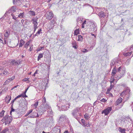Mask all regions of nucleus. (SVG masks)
Returning a JSON list of instances; mask_svg holds the SVG:
<instances>
[{
	"mask_svg": "<svg viewBox=\"0 0 133 133\" xmlns=\"http://www.w3.org/2000/svg\"><path fill=\"white\" fill-rule=\"evenodd\" d=\"M80 110V108H76L72 111V115L77 120L79 117V116H81V114L79 112Z\"/></svg>",
	"mask_w": 133,
	"mask_h": 133,
	"instance_id": "obj_1",
	"label": "nucleus"
},
{
	"mask_svg": "<svg viewBox=\"0 0 133 133\" xmlns=\"http://www.w3.org/2000/svg\"><path fill=\"white\" fill-rule=\"evenodd\" d=\"M12 113L13 116L14 118H17L18 116V114H19V112H18L17 111V110H15L13 108L11 109V110L10 112V113L11 115H12Z\"/></svg>",
	"mask_w": 133,
	"mask_h": 133,
	"instance_id": "obj_2",
	"label": "nucleus"
},
{
	"mask_svg": "<svg viewBox=\"0 0 133 133\" xmlns=\"http://www.w3.org/2000/svg\"><path fill=\"white\" fill-rule=\"evenodd\" d=\"M91 25H90V31L91 32H95L97 30V27L96 24L93 22L91 23Z\"/></svg>",
	"mask_w": 133,
	"mask_h": 133,
	"instance_id": "obj_3",
	"label": "nucleus"
},
{
	"mask_svg": "<svg viewBox=\"0 0 133 133\" xmlns=\"http://www.w3.org/2000/svg\"><path fill=\"white\" fill-rule=\"evenodd\" d=\"M44 107L43 108V110L45 111H46V110H48V113H51V112L52 111V110L51 109V107L49 106L48 104H44Z\"/></svg>",
	"mask_w": 133,
	"mask_h": 133,
	"instance_id": "obj_4",
	"label": "nucleus"
},
{
	"mask_svg": "<svg viewBox=\"0 0 133 133\" xmlns=\"http://www.w3.org/2000/svg\"><path fill=\"white\" fill-rule=\"evenodd\" d=\"M52 133H60L61 128L59 127L55 126L51 131Z\"/></svg>",
	"mask_w": 133,
	"mask_h": 133,
	"instance_id": "obj_5",
	"label": "nucleus"
},
{
	"mask_svg": "<svg viewBox=\"0 0 133 133\" xmlns=\"http://www.w3.org/2000/svg\"><path fill=\"white\" fill-rule=\"evenodd\" d=\"M54 14L52 11L48 12L47 13L46 16V18L48 20H50L54 17Z\"/></svg>",
	"mask_w": 133,
	"mask_h": 133,
	"instance_id": "obj_6",
	"label": "nucleus"
},
{
	"mask_svg": "<svg viewBox=\"0 0 133 133\" xmlns=\"http://www.w3.org/2000/svg\"><path fill=\"white\" fill-rule=\"evenodd\" d=\"M112 108L111 107H108L106 109L103 111L102 113H104L105 114V115H107L111 111Z\"/></svg>",
	"mask_w": 133,
	"mask_h": 133,
	"instance_id": "obj_7",
	"label": "nucleus"
},
{
	"mask_svg": "<svg viewBox=\"0 0 133 133\" xmlns=\"http://www.w3.org/2000/svg\"><path fill=\"white\" fill-rule=\"evenodd\" d=\"M98 15L100 18V20H102V18H104L106 16L105 13L103 11H101L99 13Z\"/></svg>",
	"mask_w": 133,
	"mask_h": 133,
	"instance_id": "obj_8",
	"label": "nucleus"
},
{
	"mask_svg": "<svg viewBox=\"0 0 133 133\" xmlns=\"http://www.w3.org/2000/svg\"><path fill=\"white\" fill-rule=\"evenodd\" d=\"M22 0H13V2L14 4L20 6L21 4Z\"/></svg>",
	"mask_w": 133,
	"mask_h": 133,
	"instance_id": "obj_9",
	"label": "nucleus"
},
{
	"mask_svg": "<svg viewBox=\"0 0 133 133\" xmlns=\"http://www.w3.org/2000/svg\"><path fill=\"white\" fill-rule=\"evenodd\" d=\"M15 78V76H12L11 78L8 79L6 81L4 84V85H5L9 83L11 81L13 80Z\"/></svg>",
	"mask_w": 133,
	"mask_h": 133,
	"instance_id": "obj_10",
	"label": "nucleus"
},
{
	"mask_svg": "<svg viewBox=\"0 0 133 133\" xmlns=\"http://www.w3.org/2000/svg\"><path fill=\"white\" fill-rule=\"evenodd\" d=\"M11 63H12V65H19L20 64L19 60H17L16 61L15 59L12 60L11 62Z\"/></svg>",
	"mask_w": 133,
	"mask_h": 133,
	"instance_id": "obj_11",
	"label": "nucleus"
},
{
	"mask_svg": "<svg viewBox=\"0 0 133 133\" xmlns=\"http://www.w3.org/2000/svg\"><path fill=\"white\" fill-rule=\"evenodd\" d=\"M37 18H32V19L31 21L32 22V23L34 24V26H37V25L38 23L37 22Z\"/></svg>",
	"mask_w": 133,
	"mask_h": 133,
	"instance_id": "obj_12",
	"label": "nucleus"
},
{
	"mask_svg": "<svg viewBox=\"0 0 133 133\" xmlns=\"http://www.w3.org/2000/svg\"><path fill=\"white\" fill-rule=\"evenodd\" d=\"M12 118L11 116H8L7 120L5 121V125H6L7 124H9L12 121Z\"/></svg>",
	"mask_w": 133,
	"mask_h": 133,
	"instance_id": "obj_13",
	"label": "nucleus"
},
{
	"mask_svg": "<svg viewBox=\"0 0 133 133\" xmlns=\"http://www.w3.org/2000/svg\"><path fill=\"white\" fill-rule=\"evenodd\" d=\"M124 91H125V95H126V96L128 95V96H129V95H130V90L129 88L128 87H127L125 89Z\"/></svg>",
	"mask_w": 133,
	"mask_h": 133,
	"instance_id": "obj_14",
	"label": "nucleus"
},
{
	"mask_svg": "<svg viewBox=\"0 0 133 133\" xmlns=\"http://www.w3.org/2000/svg\"><path fill=\"white\" fill-rule=\"evenodd\" d=\"M4 36L6 37V38H8L9 37V35L10 34V30H6L4 31Z\"/></svg>",
	"mask_w": 133,
	"mask_h": 133,
	"instance_id": "obj_15",
	"label": "nucleus"
},
{
	"mask_svg": "<svg viewBox=\"0 0 133 133\" xmlns=\"http://www.w3.org/2000/svg\"><path fill=\"white\" fill-rule=\"evenodd\" d=\"M122 100V98L120 97L115 102V105L117 106L120 103Z\"/></svg>",
	"mask_w": 133,
	"mask_h": 133,
	"instance_id": "obj_16",
	"label": "nucleus"
},
{
	"mask_svg": "<svg viewBox=\"0 0 133 133\" xmlns=\"http://www.w3.org/2000/svg\"><path fill=\"white\" fill-rule=\"evenodd\" d=\"M123 73L120 74L119 72H117V77H116L117 78V80H118L120 79L121 77L123 76Z\"/></svg>",
	"mask_w": 133,
	"mask_h": 133,
	"instance_id": "obj_17",
	"label": "nucleus"
},
{
	"mask_svg": "<svg viewBox=\"0 0 133 133\" xmlns=\"http://www.w3.org/2000/svg\"><path fill=\"white\" fill-rule=\"evenodd\" d=\"M56 18L54 17L53 19L51 21L50 24L51 25H54L56 23Z\"/></svg>",
	"mask_w": 133,
	"mask_h": 133,
	"instance_id": "obj_18",
	"label": "nucleus"
},
{
	"mask_svg": "<svg viewBox=\"0 0 133 133\" xmlns=\"http://www.w3.org/2000/svg\"><path fill=\"white\" fill-rule=\"evenodd\" d=\"M67 118L66 116L64 115H62L59 118V120L61 121H62L66 119Z\"/></svg>",
	"mask_w": 133,
	"mask_h": 133,
	"instance_id": "obj_19",
	"label": "nucleus"
},
{
	"mask_svg": "<svg viewBox=\"0 0 133 133\" xmlns=\"http://www.w3.org/2000/svg\"><path fill=\"white\" fill-rule=\"evenodd\" d=\"M116 60V59H114L113 60H112L110 64V66L111 67V68L112 67L115 65V61Z\"/></svg>",
	"mask_w": 133,
	"mask_h": 133,
	"instance_id": "obj_20",
	"label": "nucleus"
},
{
	"mask_svg": "<svg viewBox=\"0 0 133 133\" xmlns=\"http://www.w3.org/2000/svg\"><path fill=\"white\" fill-rule=\"evenodd\" d=\"M11 96H8L6 97V99H5V102L7 103H9L10 100L11 99Z\"/></svg>",
	"mask_w": 133,
	"mask_h": 133,
	"instance_id": "obj_21",
	"label": "nucleus"
},
{
	"mask_svg": "<svg viewBox=\"0 0 133 133\" xmlns=\"http://www.w3.org/2000/svg\"><path fill=\"white\" fill-rule=\"evenodd\" d=\"M117 70L116 66L114 67V68L112 70L111 75H115L116 74H117Z\"/></svg>",
	"mask_w": 133,
	"mask_h": 133,
	"instance_id": "obj_22",
	"label": "nucleus"
},
{
	"mask_svg": "<svg viewBox=\"0 0 133 133\" xmlns=\"http://www.w3.org/2000/svg\"><path fill=\"white\" fill-rule=\"evenodd\" d=\"M25 41L22 39H21L20 41V43L19 44V47H22L25 44Z\"/></svg>",
	"mask_w": 133,
	"mask_h": 133,
	"instance_id": "obj_23",
	"label": "nucleus"
},
{
	"mask_svg": "<svg viewBox=\"0 0 133 133\" xmlns=\"http://www.w3.org/2000/svg\"><path fill=\"white\" fill-rule=\"evenodd\" d=\"M119 131L121 133H126L125 132V129L124 128H122L121 127L119 128Z\"/></svg>",
	"mask_w": 133,
	"mask_h": 133,
	"instance_id": "obj_24",
	"label": "nucleus"
},
{
	"mask_svg": "<svg viewBox=\"0 0 133 133\" xmlns=\"http://www.w3.org/2000/svg\"><path fill=\"white\" fill-rule=\"evenodd\" d=\"M72 47L75 49H76L78 48V46L77 45L75 41H74L72 42Z\"/></svg>",
	"mask_w": 133,
	"mask_h": 133,
	"instance_id": "obj_25",
	"label": "nucleus"
},
{
	"mask_svg": "<svg viewBox=\"0 0 133 133\" xmlns=\"http://www.w3.org/2000/svg\"><path fill=\"white\" fill-rule=\"evenodd\" d=\"M31 42V40H29L25 44L24 47L25 48H27L28 46L29 45V44Z\"/></svg>",
	"mask_w": 133,
	"mask_h": 133,
	"instance_id": "obj_26",
	"label": "nucleus"
},
{
	"mask_svg": "<svg viewBox=\"0 0 133 133\" xmlns=\"http://www.w3.org/2000/svg\"><path fill=\"white\" fill-rule=\"evenodd\" d=\"M78 39L77 41H82L83 40V37L81 35H78Z\"/></svg>",
	"mask_w": 133,
	"mask_h": 133,
	"instance_id": "obj_27",
	"label": "nucleus"
},
{
	"mask_svg": "<svg viewBox=\"0 0 133 133\" xmlns=\"http://www.w3.org/2000/svg\"><path fill=\"white\" fill-rule=\"evenodd\" d=\"M16 10V6H12L11 8V11L14 12H15Z\"/></svg>",
	"mask_w": 133,
	"mask_h": 133,
	"instance_id": "obj_28",
	"label": "nucleus"
},
{
	"mask_svg": "<svg viewBox=\"0 0 133 133\" xmlns=\"http://www.w3.org/2000/svg\"><path fill=\"white\" fill-rule=\"evenodd\" d=\"M133 52V51H131L130 52H128L127 53H124L123 54V55L126 56H130L131 54Z\"/></svg>",
	"mask_w": 133,
	"mask_h": 133,
	"instance_id": "obj_29",
	"label": "nucleus"
},
{
	"mask_svg": "<svg viewBox=\"0 0 133 133\" xmlns=\"http://www.w3.org/2000/svg\"><path fill=\"white\" fill-rule=\"evenodd\" d=\"M79 29H76L74 31V35H77L78 34H79Z\"/></svg>",
	"mask_w": 133,
	"mask_h": 133,
	"instance_id": "obj_30",
	"label": "nucleus"
},
{
	"mask_svg": "<svg viewBox=\"0 0 133 133\" xmlns=\"http://www.w3.org/2000/svg\"><path fill=\"white\" fill-rule=\"evenodd\" d=\"M1 73H2V75H6L8 74H9L8 72V71L6 69H5V70L4 71L3 69L2 72H1Z\"/></svg>",
	"mask_w": 133,
	"mask_h": 133,
	"instance_id": "obj_31",
	"label": "nucleus"
},
{
	"mask_svg": "<svg viewBox=\"0 0 133 133\" xmlns=\"http://www.w3.org/2000/svg\"><path fill=\"white\" fill-rule=\"evenodd\" d=\"M21 95H18L17 96V97H16V98L13 100L11 102V103H12V105L11 106H12V105L13 104V103H14V102L17 98L21 97Z\"/></svg>",
	"mask_w": 133,
	"mask_h": 133,
	"instance_id": "obj_32",
	"label": "nucleus"
},
{
	"mask_svg": "<svg viewBox=\"0 0 133 133\" xmlns=\"http://www.w3.org/2000/svg\"><path fill=\"white\" fill-rule=\"evenodd\" d=\"M114 85H112V84H111L110 87L108 89H107V91L109 92L110 90L112 89V88L114 87Z\"/></svg>",
	"mask_w": 133,
	"mask_h": 133,
	"instance_id": "obj_33",
	"label": "nucleus"
},
{
	"mask_svg": "<svg viewBox=\"0 0 133 133\" xmlns=\"http://www.w3.org/2000/svg\"><path fill=\"white\" fill-rule=\"evenodd\" d=\"M43 54H40L39 55L38 57V61H39V60L41 58L43 57Z\"/></svg>",
	"mask_w": 133,
	"mask_h": 133,
	"instance_id": "obj_34",
	"label": "nucleus"
},
{
	"mask_svg": "<svg viewBox=\"0 0 133 133\" xmlns=\"http://www.w3.org/2000/svg\"><path fill=\"white\" fill-rule=\"evenodd\" d=\"M125 119H126L127 121L130 122L132 121V119H131L128 116L127 117L125 118Z\"/></svg>",
	"mask_w": 133,
	"mask_h": 133,
	"instance_id": "obj_35",
	"label": "nucleus"
},
{
	"mask_svg": "<svg viewBox=\"0 0 133 133\" xmlns=\"http://www.w3.org/2000/svg\"><path fill=\"white\" fill-rule=\"evenodd\" d=\"M32 114L35 116V118L37 117H38V114L36 112H33L32 113Z\"/></svg>",
	"mask_w": 133,
	"mask_h": 133,
	"instance_id": "obj_36",
	"label": "nucleus"
},
{
	"mask_svg": "<svg viewBox=\"0 0 133 133\" xmlns=\"http://www.w3.org/2000/svg\"><path fill=\"white\" fill-rule=\"evenodd\" d=\"M5 112V111L3 110L1 112H0V117H2L3 116Z\"/></svg>",
	"mask_w": 133,
	"mask_h": 133,
	"instance_id": "obj_37",
	"label": "nucleus"
},
{
	"mask_svg": "<svg viewBox=\"0 0 133 133\" xmlns=\"http://www.w3.org/2000/svg\"><path fill=\"white\" fill-rule=\"evenodd\" d=\"M29 12H30V14L32 16H33L35 15V13L34 11H29Z\"/></svg>",
	"mask_w": 133,
	"mask_h": 133,
	"instance_id": "obj_38",
	"label": "nucleus"
},
{
	"mask_svg": "<svg viewBox=\"0 0 133 133\" xmlns=\"http://www.w3.org/2000/svg\"><path fill=\"white\" fill-rule=\"evenodd\" d=\"M42 102H43V105H44V104H45L46 103V98L45 97H43V99Z\"/></svg>",
	"mask_w": 133,
	"mask_h": 133,
	"instance_id": "obj_39",
	"label": "nucleus"
},
{
	"mask_svg": "<svg viewBox=\"0 0 133 133\" xmlns=\"http://www.w3.org/2000/svg\"><path fill=\"white\" fill-rule=\"evenodd\" d=\"M84 118L87 119H88L90 117L88 114H86L84 115Z\"/></svg>",
	"mask_w": 133,
	"mask_h": 133,
	"instance_id": "obj_40",
	"label": "nucleus"
},
{
	"mask_svg": "<svg viewBox=\"0 0 133 133\" xmlns=\"http://www.w3.org/2000/svg\"><path fill=\"white\" fill-rule=\"evenodd\" d=\"M24 13L23 12L22 13H21L20 14H19V15H18V16L17 17H21L22 18L23 17L24 15Z\"/></svg>",
	"mask_w": 133,
	"mask_h": 133,
	"instance_id": "obj_41",
	"label": "nucleus"
},
{
	"mask_svg": "<svg viewBox=\"0 0 133 133\" xmlns=\"http://www.w3.org/2000/svg\"><path fill=\"white\" fill-rule=\"evenodd\" d=\"M42 31L41 29H40L39 30H38V31L35 34V36H38V35H39L40 34V32H41Z\"/></svg>",
	"mask_w": 133,
	"mask_h": 133,
	"instance_id": "obj_42",
	"label": "nucleus"
},
{
	"mask_svg": "<svg viewBox=\"0 0 133 133\" xmlns=\"http://www.w3.org/2000/svg\"><path fill=\"white\" fill-rule=\"evenodd\" d=\"M32 110H31L29 111L25 115V116H27L29 114H30L32 112Z\"/></svg>",
	"mask_w": 133,
	"mask_h": 133,
	"instance_id": "obj_43",
	"label": "nucleus"
},
{
	"mask_svg": "<svg viewBox=\"0 0 133 133\" xmlns=\"http://www.w3.org/2000/svg\"><path fill=\"white\" fill-rule=\"evenodd\" d=\"M86 21H85L82 24V28H84L85 27V24H86Z\"/></svg>",
	"mask_w": 133,
	"mask_h": 133,
	"instance_id": "obj_44",
	"label": "nucleus"
},
{
	"mask_svg": "<svg viewBox=\"0 0 133 133\" xmlns=\"http://www.w3.org/2000/svg\"><path fill=\"white\" fill-rule=\"evenodd\" d=\"M8 131V129L7 128L3 130L2 132L3 133H6V132Z\"/></svg>",
	"mask_w": 133,
	"mask_h": 133,
	"instance_id": "obj_45",
	"label": "nucleus"
},
{
	"mask_svg": "<svg viewBox=\"0 0 133 133\" xmlns=\"http://www.w3.org/2000/svg\"><path fill=\"white\" fill-rule=\"evenodd\" d=\"M38 102L37 101L36 102L35 104H34L33 105L35 107V108H36L37 107V106L38 105Z\"/></svg>",
	"mask_w": 133,
	"mask_h": 133,
	"instance_id": "obj_46",
	"label": "nucleus"
},
{
	"mask_svg": "<svg viewBox=\"0 0 133 133\" xmlns=\"http://www.w3.org/2000/svg\"><path fill=\"white\" fill-rule=\"evenodd\" d=\"M122 69H121V66L119 67V68L117 69V72H119L120 71L122 70Z\"/></svg>",
	"mask_w": 133,
	"mask_h": 133,
	"instance_id": "obj_47",
	"label": "nucleus"
},
{
	"mask_svg": "<svg viewBox=\"0 0 133 133\" xmlns=\"http://www.w3.org/2000/svg\"><path fill=\"white\" fill-rule=\"evenodd\" d=\"M82 123L83 125H85V124H86L85 123V120L84 119H82Z\"/></svg>",
	"mask_w": 133,
	"mask_h": 133,
	"instance_id": "obj_48",
	"label": "nucleus"
},
{
	"mask_svg": "<svg viewBox=\"0 0 133 133\" xmlns=\"http://www.w3.org/2000/svg\"><path fill=\"white\" fill-rule=\"evenodd\" d=\"M8 89V88L7 87H6L4 89L2 90V91H1L0 92L1 93H2V92H4V91H7Z\"/></svg>",
	"mask_w": 133,
	"mask_h": 133,
	"instance_id": "obj_49",
	"label": "nucleus"
},
{
	"mask_svg": "<svg viewBox=\"0 0 133 133\" xmlns=\"http://www.w3.org/2000/svg\"><path fill=\"white\" fill-rule=\"evenodd\" d=\"M11 15L12 17V18L13 19H14L15 20H16V17L13 14H11Z\"/></svg>",
	"mask_w": 133,
	"mask_h": 133,
	"instance_id": "obj_50",
	"label": "nucleus"
},
{
	"mask_svg": "<svg viewBox=\"0 0 133 133\" xmlns=\"http://www.w3.org/2000/svg\"><path fill=\"white\" fill-rule=\"evenodd\" d=\"M82 51L83 52L85 53V52H88V50H87L86 49H84L83 50H82Z\"/></svg>",
	"mask_w": 133,
	"mask_h": 133,
	"instance_id": "obj_51",
	"label": "nucleus"
},
{
	"mask_svg": "<svg viewBox=\"0 0 133 133\" xmlns=\"http://www.w3.org/2000/svg\"><path fill=\"white\" fill-rule=\"evenodd\" d=\"M124 95H125L124 96H125L126 95H125V91H124V90L121 93V96L122 97H123V96H124Z\"/></svg>",
	"mask_w": 133,
	"mask_h": 133,
	"instance_id": "obj_52",
	"label": "nucleus"
},
{
	"mask_svg": "<svg viewBox=\"0 0 133 133\" xmlns=\"http://www.w3.org/2000/svg\"><path fill=\"white\" fill-rule=\"evenodd\" d=\"M3 70V68H0V76L1 75H2V73H1V72H2Z\"/></svg>",
	"mask_w": 133,
	"mask_h": 133,
	"instance_id": "obj_53",
	"label": "nucleus"
},
{
	"mask_svg": "<svg viewBox=\"0 0 133 133\" xmlns=\"http://www.w3.org/2000/svg\"><path fill=\"white\" fill-rule=\"evenodd\" d=\"M119 72L120 74L123 73V75L125 73V71L124 70H122L120 71Z\"/></svg>",
	"mask_w": 133,
	"mask_h": 133,
	"instance_id": "obj_54",
	"label": "nucleus"
},
{
	"mask_svg": "<svg viewBox=\"0 0 133 133\" xmlns=\"http://www.w3.org/2000/svg\"><path fill=\"white\" fill-rule=\"evenodd\" d=\"M44 47H41L40 48H38V51H39L41 50L42 49H44Z\"/></svg>",
	"mask_w": 133,
	"mask_h": 133,
	"instance_id": "obj_55",
	"label": "nucleus"
},
{
	"mask_svg": "<svg viewBox=\"0 0 133 133\" xmlns=\"http://www.w3.org/2000/svg\"><path fill=\"white\" fill-rule=\"evenodd\" d=\"M8 115H5L4 117L3 118H4L5 119V120L6 121L7 120V119L8 118Z\"/></svg>",
	"mask_w": 133,
	"mask_h": 133,
	"instance_id": "obj_56",
	"label": "nucleus"
},
{
	"mask_svg": "<svg viewBox=\"0 0 133 133\" xmlns=\"http://www.w3.org/2000/svg\"><path fill=\"white\" fill-rule=\"evenodd\" d=\"M1 122H2L3 123H5V119L4 118H3V119L1 120Z\"/></svg>",
	"mask_w": 133,
	"mask_h": 133,
	"instance_id": "obj_57",
	"label": "nucleus"
},
{
	"mask_svg": "<svg viewBox=\"0 0 133 133\" xmlns=\"http://www.w3.org/2000/svg\"><path fill=\"white\" fill-rule=\"evenodd\" d=\"M111 81H110L111 84H112V83H113L115 81V79H111Z\"/></svg>",
	"mask_w": 133,
	"mask_h": 133,
	"instance_id": "obj_58",
	"label": "nucleus"
},
{
	"mask_svg": "<svg viewBox=\"0 0 133 133\" xmlns=\"http://www.w3.org/2000/svg\"><path fill=\"white\" fill-rule=\"evenodd\" d=\"M38 27L37 26H34V32H35V31L36 29Z\"/></svg>",
	"mask_w": 133,
	"mask_h": 133,
	"instance_id": "obj_59",
	"label": "nucleus"
},
{
	"mask_svg": "<svg viewBox=\"0 0 133 133\" xmlns=\"http://www.w3.org/2000/svg\"><path fill=\"white\" fill-rule=\"evenodd\" d=\"M106 101V100L104 98L100 100V101L103 102H105Z\"/></svg>",
	"mask_w": 133,
	"mask_h": 133,
	"instance_id": "obj_60",
	"label": "nucleus"
},
{
	"mask_svg": "<svg viewBox=\"0 0 133 133\" xmlns=\"http://www.w3.org/2000/svg\"><path fill=\"white\" fill-rule=\"evenodd\" d=\"M119 61L118 60L116 59V60L115 61V65H116L117 63H119Z\"/></svg>",
	"mask_w": 133,
	"mask_h": 133,
	"instance_id": "obj_61",
	"label": "nucleus"
},
{
	"mask_svg": "<svg viewBox=\"0 0 133 133\" xmlns=\"http://www.w3.org/2000/svg\"><path fill=\"white\" fill-rule=\"evenodd\" d=\"M29 117L31 118H35V116H34V115L32 114V115H31Z\"/></svg>",
	"mask_w": 133,
	"mask_h": 133,
	"instance_id": "obj_62",
	"label": "nucleus"
},
{
	"mask_svg": "<svg viewBox=\"0 0 133 133\" xmlns=\"http://www.w3.org/2000/svg\"><path fill=\"white\" fill-rule=\"evenodd\" d=\"M28 88H29V87H28L27 88H26L25 89V91L24 92V94H26V93L27 90L28 89Z\"/></svg>",
	"mask_w": 133,
	"mask_h": 133,
	"instance_id": "obj_63",
	"label": "nucleus"
},
{
	"mask_svg": "<svg viewBox=\"0 0 133 133\" xmlns=\"http://www.w3.org/2000/svg\"><path fill=\"white\" fill-rule=\"evenodd\" d=\"M115 75H112V76L111 77V79H114V77Z\"/></svg>",
	"mask_w": 133,
	"mask_h": 133,
	"instance_id": "obj_64",
	"label": "nucleus"
}]
</instances>
